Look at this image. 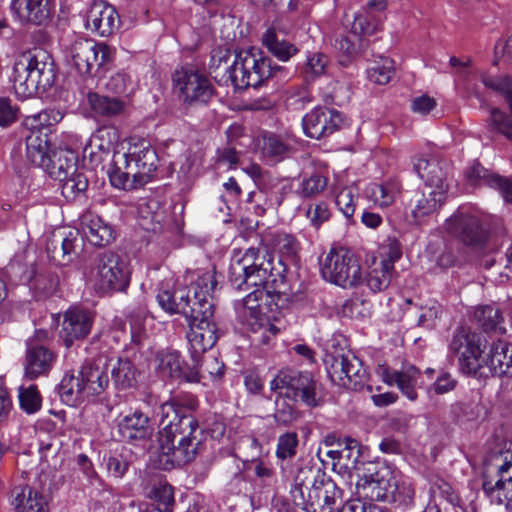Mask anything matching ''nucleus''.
<instances>
[{
	"mask_svg": "<svg viewBox=\"0 0 512 512\" xmlns=\"http://www.w3.org/2000/svg\"><path fill=\"white\" fill-rule=\"evenodd\" d=\"M191 352L192 366L186 374V380L189 382H199L206 377L216 379L223 375L224 364L218 360L214 354Z\"/></svg>",
	"mask_w": 512,
	"mask_h": 512,
	"instance_id": "31",
	"label": "nucleus"
},
{
	"mask_svg": "<svg viewBox=\"0 0 512 512\" xmlns=\"http://www.w3.org/2000/svg\"><path fill=\"white\" fill-rule=\"evenodd\" d=\"M349 358L350 363L347 369L344 388L357 391L364 387L368 379V374L357 356L353 354V356H349Z\"/></svg>",
	"mask_w": 512,
	"mask_h": 512,
	"instance_id": "50",
	"label": "nucleus"
},
{
	"mask_svg": "<svg viewBox=\"0 0 512 512\" xmlns=\"http://www.w3.org/2000/svg\"><path fill=\"white\" fill-rule=\"evenodd\" d=\"M53 150L47 134L32 132L26 139V157L37 167L44 169Z\"/></svg>",
	"mask_w": 512,
	"mask_h": 512,
	"instance_id": "41",
	"label": "nucleus"
},
{
	"mask_svg": "<svg viewBox=\"0 0 512 512\" xmlns=\"http://www.w3.org/2000/svg\"><path fill=\"white\" fill-rule=\"evenodd\" d=\"M447 230L459 236L470 246H480L486 239V233L478 217L468 214H457L447 220Z\"/></svg>",
	"mask_w": 512,
	"mask_h": 512,
	"instance_id": "25",
	"label": "nucleus"
},
{
	"mask_svg": "<svg viewBox=\"0 0 512 512\" xmlns=\"http://www.w3.org/2000/svg\"><path fill=\"white\" fill-rule=\"evenodd\" d=\"M357 194L358 189L354 186L344 187L336 194V206L346 218L352 217L355 212V197Z\"/></svg>",
	"mask_w": 512,
	"mask_h": 512,
	"instance_id": "59",
	"label": "nucleus"
},
{
	"mask_svg": "<svg viewBox=\"0 0 512 512\" xmlns=\"http://www.w3.org/2000/svg\"><path fill=\"white\" fill-rule=\"evenodd\" d=\"M483 490L491 502L512 512V453L493 451L484 459Z\"/></svg>",
	"mask_w": 512,
	"mask_h": 512,
	"instance_id": "7",
	"label": "nucleus"
},
{
	"mask_svg": "<svg viewBox=\"0 0 512 512\" xmlns=\"http://www.w3.org/2000/svg\"><path fill=\"white\" fill-rule=\"evenodd\" d=\"M446 200V195L434 189L423 188L414 192L408 202L411 222L422 225L426 219L436 213Z\"/></svg>",
	"mask_w": 512,
	"mask_h": 512,
	"instance_id": "19",
	"label": "nucleus"
},
{
	"mask_svg": "<svg viewBox=\"0 0 512 512\" xmlns=\"http://www.w3.org/2000/svg\"><path fill=\"white\" fill-rule=\"evenodd\" d=\"M62 114L55 110H43L37 114L27 116L24 124L32 132L41 133L43 128H47L58 123L62 119Z\"/></svg>",
	"mask_w": 512,
	"mask_h": 512,
	"instance_id": "54",
	"label": "nucleus"
},
{
	"mask_svg": "<svg viewBox=\"0 0 512 512\" xmlns=\"http://www.w3.org/2000/svg\"><path fill=\"white\" fill-rule=\"evenodd\" d=\"M55 65L44 50L35 49L18 57L13 66L11 80L17 96L29 98L38 90L45 91L55 81Z\"/></svg>",
	"mask_w": 512,
	"mask_h": 512,
	"instance_id": "5",
	"label": "nucleus"
},
{
	"mask_svg": "<svg viewBox=\"0 0 512 512\" xmlns=\"http://www.w3.org/2000/svg\"><path fill=\"white\" fill-rule=\"evenodd\" d=\"M84 241L77 230L54 234L49 239L46 250L49 257L59 265H68L77 258L83 249Z\"/></svg>",
	"mask_w": 512,
	"mask_h": 512,
	"instance_id": "18",
	"label": "nucleus"
},
{
	"mask_svg": "<svg viewBox=\"0 0 512 512\" xmlns=\"http://www.w3.org/2000/svg\"><path fill=\"white\" fill-rule=\"evenodd\" d=\"M94 323V314L92 311L73 307L64 314L62 331L64 333V343L70 347L74 340H81L87 337L91 332Z\"/></svg>",
	"mask_w": 512,
	"mask_h": 512,
	"instance_id": "21",
	"label": "nucleus"
},
{
	"mask_svg": "<svg viewBox=\"0 0 512 512\" xmlns=\"http://www.w3.org/2000/svg\"><path fill=\"white\" fill-rule=\"evenodd\" d=\"M7 273L20 283H29L35 276V268L33 262H23V257L17 256L7 266Z\"/></svg>",
	"mask_w": 512,
	"mask_h": 512,
	"instance_id": "58",
	"label": "nucleus"
},
{
	"mask_svg": "<svg viewBox=\"0 0 512 512\" xmlns=\"http://www.w3.org/2000/svg\"><path fill=\"white\" fill-rule=\"evenodd\" d=\"M450 353L458 356L460 371L468 376H482L485 358L479 335L468 327L455 330L449 342Z\"/></svg>",
	"mask_w": 512,
	"mask_h": 512,
	"instance_id": "13",
	"label": "nucleus"
},
{
	"mask_svg": "<svg viewBox=\"0 0 512 512\" xmlns=\"http://www.w3.org/2000/svg\"><path fill=\"white\" fill-rule=\"evenodd\" d=\"M328 63L329 59L323 53H313L309 55L302 71L305 80L311 81L324 75Z\"/></svg>",
	"mask_w": 512,
	"mask_h": 512,
	"instance_id": "57",
	"label": "nucleus"
},
{
	"mask_svg": "<svg viewBox=\"0 0 512 512\" xmlns=\"http://www.w3.org/2000/svg\"><path fill=\"white\" fill-rule=\"evenodd\" d=\"M197 272H205L204 270L187 271L183 276V282L178 283L173 289L169 284L162 285L158 294L157 301L160 307L169 314H181L185 317L191 316V313L197 308L194 298V289L190 283H186V278Z\"/></svg>",
	"mask_w": 512,
	"mask_h": 512,
	"instance_id": "15",
	"label": "nucleus"
},
{
	"mask_svg": "<svg viewBox=\"0 0 512 512\" xmlns=\"http://www.w3.org/2000/svg\"><path fill=\"white\" fill-rule=\"evenodd\" d=\"M10 504L15 512H48L46 498L34 488L26 485H16L10 493Z\"/></svg>",
	"mask_w": 512,
	"mask_h": 512,
	"instance_id": "28",
	"label": "nucleus"
},
{
	"mask_svg": "<svg viewBox=\"0 0 512 512\" xmlns=\"http://www.w3.org/2000/svg\"><path fill=\"white\" fill-rule=\"evenodd\" d=\"M104 366L105 364L98 360L86 362L80 369L83 382H85L86 394L89 397L102 393L108 386L109 378Z\"/></svg>",
	"mask_w": 512,
	"mask_h": 512,
	"instance_id": "38",
	"label": "nucleus"
},
{
	"mask_svg": "<svg viewBox=\"0 0 512 512\" xmlns=\"http://www.w3.org/2000/svg\"><path fill=\"white\" fill-rule=\"evenodd\" d=\"M380 25V16L372 11H366L354 18L351 31L354 38L356 35H373L379 30Z\"/></svg>",
	"mask_w": 512,
	"mask_h": 512,
	"instance_id": "49",
	"label": "nucleus"
},
{
	"mask_svg": "<svg viewBox=\"0 0 512 512\" xmlns=\"http://www.w3.org/2000/svg\"><path fill=\"white\" fill-rule=\"evenodd\" d=\"M474 321L486 333L503 335L506 333L504 317L500 309L493 305L478 306L474 310Z\"/></svg>",
	"mask_w": 512,
	"mask_h": 512,
	"instance_id": "40",
	"label": "nucleus"
},
{
	"mask_svg": "<svg viewBox=\"0 0 512 512\" xmlns=\"http://www.w3.org/2000/svg\"><path fill=\"white\" fill-rule=\"evenodd\" d=\"M349 356H353L351 351L334 349L327 353L324 359L327 373L332 382L342 387L345 385L347 369L350 363Z\"/></svg>",
	"mask_w": 512,
	"mask_h": 512,
	"instance_id": "43",
	"label": "nucleus"
},
{
	"mask_svg": "<svg viewBox=\"0 0 512 512\" xmlns=\"http://www.w3.org/2000/svg\"><path fill=\"white\" fill-rule=\"evenodd\" d=\"M156 370L162 379L186 380L189 368L185 369L180 353L176 350H162L156 355Z\"/></svg>",
	"mask_w": 512,
	"mask_h": 512,
	"instance_id": "37",
	"label": "nucleus"
},
{
	"mask_svg": "<svg viewBox=\"0 0 512 512\" xmlns=\"http://www.w3.org/2000/svg\"><path fill=\"white\" fill-rule=\"evenodd\" d=\"M483 85L500 93L509 109V114L499 108H493L490 113L489 126L492 130L503 134L508 139L512 138V77H494L483 73L480 76Z\"/></svg>",
	"mask_w": 512,
	"mask_h": 512,
	"instance_id": "14",
	"label": "nucleus"
},
{
	"mask_svg": "<svg viewBox=\"0 0 512 512\" xmlns=\"http://www.w3.org/2000/svg\"><path fill=\"white\" fill-rule=\"evenodd\" d=\"M401 252L398 249H390L387 258L374 260L369 266L363 282L374 293L388 288L394 276V262L400 259Z\"/></svg>",
	"mask_w": 512,
	"mask_h": 512,
	"instance_id": "24",
	"label": "nucleus"
},
{
	"mask_svg": "<svg viewBox=\"0 0 512 512\" xmlns=\"http://www.w3.org/2000/svg\"><path fill=\"white\" fill-rule=\"evenodd\" d=\"M19 402L21 408L29 413H35L41 408V396L35 385H30L27 388L20 387L19 389Z\"/></svg>",
	"mask_w": 512,
	"mask_h": 512,
	"instance_id": "60",
	"label": "nucleus"
},
{
	"mask_svg": "<svg viewBox=\"0 0 512 512\" xmlns=\"http://www.w3.org/2000/svg\"><path fill=\"white\" fill-rule=\"evenodd\" d=\"M315 471L311 467L299 468L295 477L294 485L291 490L293 501L300 505L305 503V492L309 493L314 483H319L316 479Z\"/></svg>",
	"mask_w": 512,
	"mask_h": 512,
	"instance_id": "46",
	"label": "nucleus"
},
{
	"mask_svg": "<svg viewBox=\"0 0 512 512\" xmlns=\"http://www.w3.org/2000/svg\"><path fill=\"white\" fill-rule=\"evenodd\" d=\"M87 100L95 116L111 118L121 115L126 109V101L120 97H109L98 93H89Z\"/></svg>",
	"mask_w": 512,
	"mask_h": 512,
	"instance_id": "42",
	"label": "nucleus"
},
{
	"mask_svg": "<svg viewBox=\"0 0 512 512\" xmlns=\"http://www.w3.org/2000/svg\"><path fill=\"white\" fill-rule=\"evenodd\" d=\"M279 70L272 65V60L254 50L241 51L235 55L227 69L228 79L236 91L248 87L257 88L269 80Z\"/></svg>",
	"mask_w": 512,
	"mask_h": 512,
	"instance_id": "8",
	"label": "nucleus"
},
{
	"mask_svg": "<svg viewBox=\"0 0 512 512\" xmlns=\"http://www.w3.org/2000/svg\"><path fill=\"white\" fill-rule=\"evenodd\" d=\"M76 154L69 149H54L44 170L55 180H63L75 171Z\"/></svg>",
	"mask_w": 512,
	"mask_h": 512,
	"instance_id": "36",
	"label": "nucleus"
},
{
	"mask_svg": "<svg viewBox=\"0 0 512 512\" xmlns=\"http://www.w3.org/2000/svg\"><path fill=\"white\" fill-rule=\"evenodd\" d=\"M112 379L115 385L120 389H126L133 386L135 373L132 363L127 359H119L111 371Z\"/></svg>",
	"mask_w": 512,
	"mask_h": 512,
	"instance_id": "55",
	"label": "nucleus"
},
{
	"mask_svg": "<svg viewBox=\"0 0 512 512\" xmlns=\"http://www.w3.org/2000/svg\"><path fill=\"white\" fill-rule=\"evenodd\" d=\"M89 278L98 294L123 291L129 284L126 262L113 251H103L94 256Z\"/></svg>",
	"mask_w": 512,
	"mask_h": 512,
	"instance_id": "9",
	"label": "nucleus"
},
{
	"mask_svg": "<svg viewBox=\"0 0 512 512\" xmlns=\"http://www.w3.org/2000/svg\"><path fill=\"white\" fill-rule=\"evenodd\" d=\"M159 415V449L166 464L182 466L192 461L200 443L195 435L197 420L176 401L162 404Z\"/></svg>",
	"mask_w": 512,
	"mask_h": 512,
	"instance_id": "2",
	"label": "nucleus"
},
{
	"mask_svg": "<svg viewBox=\"0 0 512 512\" xmlns=\"http://www.w3.org/2000/svg\"><path fill=\"white\" fill-rule=\"evenodd\" d=\"M401 192V182L391 178L381 183L369 184L364 190V196L376 206L386 208L395 203Z\"/></svg>",
	"mask_w": 512,
	"mask_h": 512,
	"instance_id": "34",
	"label": "nucleus"
},
{
	"mask_svg": "<svg viewBox=\"0 0 512 512\" xmlns=\"http://www.w3.org/2000/svg\"><path fill=\"white\" fill-rule=\"evenodd\" d=\"M306 217L313 227L319 228L330 218L328 205L325 202H317L309 205L306 211Z\"/></svg>",
	"mask_w": 512,
	"mask_h": 512,
	"instance_id": "62",
	"label": "nucleus"
},
{
	"mask_svg": "<svg viewBox=\"0 0 512 512\" xmlns=\"http://www.w3.org/2000/svg\"><path fill=\"white\" fill-rule=\"evenodd\" d=\"M327 184L328 179L325 176L314 173L301 181L297 193L303 198L316 197L324 192Z\"/></svg>",
	"mask_w": 512,
	"mask_h": 512,
	"instance_id": "56",
	"label": "nucleus"
},
{
	"mask_svg": "<svg viewBox=\"0 0 512 512\" xmlns=\"http://www.w3.org/2000/svg\"><path fill=\"white\" fill-rule=\"evenodd\" d=\"M156 168V151L148 142L141 140L131 143L126 153L113 154V167L108 174L114 187L133 190L150 182Z\"/></svg>",
	"mask_w": 512,
	"mask_h": 512,
	"instance_id": "4",
	"label": "nucleus"
},
{
	"mask_svg": "<svg viewBox=\"0 0 512 512\" xmlns=\"http://www.w3.org/2000/svg\"><path fill=\"white\" fill-rule=\"evenodd\" d=\"M420 374V370L415 366H409L402 370L385 369L382 378L388 385H396L410 401H415L418 397L416 385Z\"/></svg>",
	"mask_w": 512,
	"mask_h": 512,
	"instance_id": "33",
	"label": "nucleus"
},
{
	"mask_svg": "<svg viewBox=\"0 0 512 512\" xmlns=\"http://www.w3.org/2000/svg\"><path fill=\"white\" fill-rule=\"evenodd\" d=\"M194 289V298L197 308L186 318L189 325L187 339L191 352L204 353L211 349L217 339V327L213 322L214 306L211 301V292L215 289L217 281L214 272H197L186 278Z\"/></svg>",
	"mask_w": 512,
	"mask_h": 512,
	"instance_id": "3",
	"label": "nucleus"
},
{
	"mask_svg": "<svg viewBox=\"0 0 512 512\" xmlns=\"http://www.w3.org/2000/svg\"><path fill=\"white\" fill-rule=\"evenodd\" d=\"M391 500L400 506H410L414 502L415 490L408 479H394L389 484Z\"/></svg>",
	"mask_w": 512,
	"mask_h": 512,
	"instance_id": "52",
	"label": "nucleus"
},
{
	"mask_svg": "<svg viewBox=\"0 0 512 512\" xmlns=\"http://www.w3.org/2000/svg\"><path fill=\"white\" fill-rule=\"evenodd\" d=\"M457 383V380L449 372L441 371L436 380L431 384L429 391L436 395H443L453 391Z\"/></svg>",
	"mask_w": 512,
	"mask_h": 512,
	"instance_id": "63",
	"label": "nucleus"
},
{
	"mask_svg": "<svg viewBox=\"0 0 512 512\" xmlns=\"http://www.w3.org/2000/svg\"><path fill=\"white\" fill-rule=\"evenodd\" d=\"M321 272L324 279L343 288H352L363 283L358 259L344 247L330 250L323 262Z\"/></svg>",
	"mask_w": 512,
	"mask_h": 512,
	"instance_id": "12",
	"label": "nucleus"
},
{
	"mask_svg": "<svg viewBox=\"0 0 512 512\" xmlns=\"http://www.w3.org/2000/svg\"><path fill=\"white\" fill-rule=\"evenodd\" d=\"M263 45L281 61L289 60L298 49L290 42L280 39L275 28H269L262 36Z\"/></svg>",
	"mask_w": 512,
	"mask_h": 512,
	"instance_id": "45",
	"label": "nucleus"
},
{
	"mask_svg": "<svg viewBox=\"0 0 512 512\" xmlns=\"http://www.w3.org/2000/svg\"><path fill=\"white\" fill-rule=\"evenodd\" d=\"M299 440L296 432H286L278 437L276 456L285 460L293 458L297 452Z\"/></svg>",
	"mask_w": 512,
	"mask_h": 512,
	"instance_id": "61",
	"label": "nucleus"
},
{
	"mask_svg": "<svg viewBox=\"0 0 512 512\" xmlns=\"http://www.w3.org/2000/svg\"><path fill=\"white\" fill-rule=\"evenodd\" d=\"M10 8L19 21L43 25L51 19L54 4L53 0H12Z\"/></svg>",
	"mask_w": 512,
	"mask_h": 512,
	"instance_id": "23",
	"label": "nucleus"
},
{
	"mask_svg": "<svg viewBox=\"0 0 512 512\" xmlns=\"http://www.w3.org/2000/svg\"><path fill=\"white\" fill-rule=\"evenodd\" d=\"M467 177L472 184L498 189L504 200L512 203V182L509 179L491 173L479 164L473 165L468 170Z\"/></svg>",
	"mask_w": 512,
	"mask_h": 512,
	"instance_id": "35",
	"label": "nucleus"
},
{
	"mask_svg": "<svg viewBox=\"0 0 512 512\" xmlns=\"http://www.w3.org/2000/svg\"><path fill=\"white\" fill-rule=\"evenodd\" d=\"M59 181L62 182V195L68 201L74 200L77 196L83 194L88 188L87 176L77 168L75 171L70 173L67 178Z\"/></svg>",
	"mask_w": 512,
	"mask_h": 512,
	"instance_id": "47",
	"label": "nucleus"
},
{
	"mask_svg": "<svg viewBox=\"0 0 512 512\" xmlns=\"http://www.w3.org/2000/svg\"><path fill=\"white\" fill-rule=\"evenodd\" d=\"M499 377H512V344L497 340L493 342L485 358L484 367Z\"/></svg>",
	"mask_w": 512,
	"mask_h": 512,
	"instance_id": "30",
	"label": "nucleus"
},
{
	"mask_svg": "<svg viewBox=\"0 0 512 512\" xmlns=\"http://www.w3.org/2000/svg\"><path fill=\"white\" fill-rule=\"evenodd\" d=\"M174 91L186 105H206L215 94L209 78L193 66H183L172 76Z\"/></svg>",
	"mask_w": 512,
	"mask_h": 512,
	"instance_id": "11",
	"label": "nucleus"
},
{
	"mask_svg": "<svg viewBox=\"0 0 512 512\" xmlns=\"http://www.w3.org/2000/svg\"><path fill=\"white\" fill-rule=\"evenodd\" d=\"M147 496L157 503V507L150 510L154 512H172L174 505V493L171 485L167 483H159L151 487Z\"/></svg>",
	"mask_w": 512,
	"mask_h": 512,
	"instance_id": "48",
	"label": "nucleus"
},
{
	"mask_svg": "<svg viewBox=\"0 0 512 512\" xmlns=\"http://www.w3.org/2000/svg\"><path fill=\"white\" fill-rule=\"evenodd\" d=\"M294 402L285 396L276 398L274 419L277 424L288 426L298 419L299 413L294 406Z\"/></svg>",
	"mask_w": 512,
	"mask_h": 512,
	"instance_id": "53",
	"label": "nucleus"
},
{
	"mask_svg": "<svg viewBox=\"0 0 512 512\" xmlns=\"http://www.w3.org/2000/svg\"><path fill=\"white\" fill-rule=\"evenodd\" d=\"M118 141L119 132L114 126L98 128L83 149V161L93 169L103 167Z\"/></svg>",
	"mask_w": 512,
	"mask_h": 512,
	"instance_id": "16",
	"label": "nucleus"
},
{
	"mask_svg": "<svg viewBox=\"0 0 512 512\" xmlns=\"http://www.w3.org/2000/svg\"><path fill=\"white\" fill-rule=\"evenodd\" d=\"M339 446H341L342 460H346V465H356L361 454L358 441L345 438Z\"/></svg>",
	"mask_w": 512,
	"mask_h": 512,
	"instance_id": "64",
	"label": "nucleus"
},
{
	"mask_svg": "<svg viewBox=\"0 0 512 512\" xmlns=\"http://www.w3.org/2000/svg\"><path fill=\"white\" fill-rule=\"evenodd\" d=\"M228 280L235 289L244 285L255 287L245 298L235 303L238 321L255 334V341L268 344L279 329L260 310V301L265 295L263 287L269 281L275 282L273 259L258 248L234 252Z\"/></svg>",
	"mask_w": 512,
	"mask_h": 512,
	"instance_id": "1",
	"label": "nucleus"
},
{
	"mask_svg": "<svg viewBox=\"0 0 512 512\" xmlns=\"http://www.w3.org/2000/svg\"><path fill=\"white\" fill-rule=\"evenodd\" d=\"M338 496L335 483L331 479L321 478L309 490L304 509L307 512H334Z\"/></svg>",
	"mask_w": 512,
	"mask_h": 512,
	"instance_id": "26",
	"label": "nucleus"
},
{
	"mask_svg": "<svg viewBox=\"0 0 512 512\" xmlns=\"http://www.w3.org/2000/svg\"><path fill=\"white\" fill-rule=\"evenodd\" d=\"M118 431L127 441L146 440L152 435L153 427L147 415L141 411H134L119 421Z\"/></svg>",
	"mask_w": 512,
	"mask_h": 512,
	"instance_id": "32",
	"label": "nucleus"
},
{
	"mask_svg": "<svg viewBox=\"0 0 512 512\" xmlns=\"http://www.w3.org/2000/svg\"><path fill=\"white\" fill-rule=\"evenodd\" d=\"M119 24L115 8L105 1H95L86 14L85 27L101 37L111 35Z\"/></svg>",
	"mask_w": 512,
	"mask_h": 512,
	"instance_id": "20",
	"label": "nucleus"
},
{
	"mask_svg": "<svg viewBox=\"0 0 512 512\" xmlns=\"http://www.w3.org/2000/svg\"><path fill=\"white\" fill-rule=\"evenodd\" d=\"M418 176L424 181V188L434 189L447 195V170L448 164L437 158H419L414 164Z\"/></svg>",
	"mask_w": 512,
	"mask_h": 512,
	"instance_id": "27",
	"label": "nucleus"
},
{
	"mask_svg": "<svg viewBox=\"0 0 512 512\" xmlns=\"http://www.w3.org/2000/svg\"><path fill=\"white\" fill-rule=\"evenodd\" d=\"M393 74L394 61L387 57H380L379 61H374L367 69L369 80L379 85L387 84Z\"/></svg>",
	"mask_w": 512,
	"mask_h": 512,
	"instance_id": "51",
	"label": "nucleus"
},
{
	"mask_svg": "<svg viewBox=\"0 0 512 512\" xmlns=\"http://www.w3.org/2000/svg\"><path fill=\"white\" fill-rule=\"evenodd\" d=\"M55 360L56 354L52 350L32 340L28 341L24 360L25 377L35 380L48 375Z\"/></svg>",
	"mask_w": 512,
	"mask_h": 512,
	"instance_id": "22",
	"label": "nucleus"
},
{
	"mask_svg": "<svg viewBox=\"0 0 512 512\" xmlns=\"http://www.w3.org/2000/svg\"><path fill=\"white\" fill-rule=\"evenodd\" d=\"M65 59L81 74L96 76L101 68L114 58V51L104 43L81 37L75 33L61 39Z\"/></svg>",
	"mask_w": 512,
	"mask_h": 512,
	"instance_id": "6",
	"label": "nucleus"
},
{
	"mask_svg": "<svg viewBox=\"0 0 512 512\" xmlns=\"http://www.w3.org/2000/svg\"><path fill=\"white\" fill-rule=\"evenodd\" d=\"M59 395L62 401L70 406H76L86 397L85 382L81 371H71L66 373L59 384Z\"/></svg>",
	"mask_w": 512,
	"mask_h": 512,
	"instance_id": "39",
	"label": "nucleus"
},
{
	"mask_svg": "<svg viewBox=\"0 0 512 512\" xmlns=\"http://www.w3.org/2000/svg\"><path fill=\"white\" fill-rule=\"evenodd\" d=\"M259 146L262 155L272 161L283 160L289 157L293 152V147L289 139L273 133L263 134Z\"/></svg>",
	"mask_w": 512,
	"mask_h": 512,
	"instance_id": "44",
	"label": "nucleus"
},
{
	"mask_svg": "<svg viewBox=\"0 0 512 512\" xmlns=\"http://www.w3.org/2000/svg\"><path fill=\"white\" fill-rule=\"evenodd\" d=\"M80 226L87 240L94 246H106L115 239L112 226L91 211L82 214Z\"/></svg>",
	"mask_w": 512,
	"mask_h": 512,
	"instance_id": "29",
	"label": "nucleus"
},
{
	"mask_svg": "<svg viewBox=\"0 0 512 512\" xmlns=\"http://www.w3.org/2000/svg\"><path fill=\"white\" fill-rule=\"evenodd\" d=\"M302 124L308 137L322 139L341 129L345 119L335 109L317 107L303 117Z\"/></svg>",
	"mask_w": 512,
	"mask_h": 512,
	"instance_id": "17",
	"label": "nucleus"
},
{
	"mask_svg": "<svg viewBox=\"0 0 512 512\" xmlns=\"http://www.w3.org/2000/svg\"><path fill=\"white\" fill-rule=\"evenodd\" d=\"M270 390L293 401L300 400L308 407L319 405L320 397L317 392V382L308 372L293 368L279 370L270 381Z\"/></svg>",
	"mask_w": 512,
	"mask_h": 512,
	"instance_id": "10",
	"label": "nucleus"
}]
</instances>
